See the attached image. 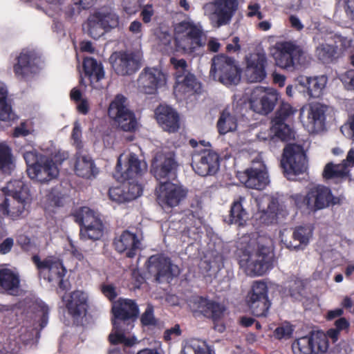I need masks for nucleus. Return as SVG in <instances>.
Here are the masks:
<instances>
[{
    "label": "nucleus",
    "instance_id": "obj_6",
    "mask_svg": "<svg viewBox=\"0 0 354 354\" xmlns=\"http://www.w3.org/2000/svg\"><path fill=\"white\" fill-rule=\"evenodd\" d=\"M339 335V330L331 328L328 330L327 336L322 333H317L300 337L292 343V352L294 354H324L328 348L327 337L335 342Z\"/></svg>",
    "mask_w": 354,
    "mask_h": 354
},
{
    "label": "nucleus",
    "instance_id": "obj_34",
    "mask_svg": "<svg viewBox=\"0 0 354 354\" xmlns=\"http://www.w3.org/2000/svg\"><path fill=\"white\" fill-rule=\"evenodd\" d=\"M38 59L31 51L24 50L18 57L17 63L14 66V71L19 77H26L37 70Z\"/></svg>",
    "mask_w": 354,
    "mask_h": 354
},
{
    "label": "nucleus",
    "instance_id": "obj_26",
    "mask_svg": "<svg viewBox=\"0 0 354 354\" xmlns=\"http://www.w3.org/2000/svg\"><path fill=\"white\" fill-rule=\"evenodd\" d=\"M245 75L250 82H259L266 76L267 57L264 52L251 53L245 57Z\"/></svg>",
    "mask_w": 354,
    "mask_h": 354
},
{
    "label": "nucleus",
    "instance_id": "obj_48",
    "mask_svg": "<svg viewBox=\"0 0 354 354\" xmlns=\"http://www.w3.org/2000/svg\"><path fill=\"white\" fill-rule=\"evenodd\" d=\"M76 221L82 225V227L89 226L97 222H101L95 212L87 207H83L78 210L75 215Z\"/></svg>",
    "mask_w": 354,
    "mask_h": 354
},
{
    "label": "nucleus",
    "instance_id": "obj_41",
    "mask_svg": "<svg viewBox=\"0 0 354 354\" xmlns=\"http://www.w3.org/2000/svg\"><path fill=\"white\" fill-rule=\"evenodd\" d=\"M15 167L10 148L6 143L0 142V174H10Z\"/></svg>",
    "mask_w": 354,
    "mask_h": 354
},
{
    "label": "nucleus",
    "instance_id": "obj_7",
    "mask_svg": "<svg viewBox=\"0 0 354 354\" xmlns=\"http://www.w3.org/2000/svg\"><path fill=\"white\" fill-rule=\"evenodd\" d=\"M189 144L194 149L192 165L195 172L202 176L214 174L219 168L218 155L204 142L198 143L192 139Z\"/></svg>",
    "mask_w": 354,
    "mask_h": 354
},
{
    "label": "nucleus",
    "instance_id": "obj_11",
    "mask_svg": "<svg viewBox=\"0 0 354 354\" xmlns=\"http://www.w3.org/2000/svg\"><path fill=\"white\" fill-rule=\"evenodd\" d=\"M210 75L226 86L237 84L241 80V73L235 61L223 55L212 59Z\"/></svg>",
    "mask_w": 354,
    "mask_h": 354
},
{
    "label": "nucleus",
    "instance_id": "obj_63",
    "mask_svg": "<svg viewBox=\"0 0 354 354\" xmlns=\"http://www.w3.org/2000/svg\"><path fill=\"white\" fill-rule=\"evenodd\" d=\"M335 49L337 48H341L344 50L348 48L351 47L352 44V40L347 37H344L342 36H336L335 37Z\"/></svg>",
    "mask_w": 354,
    "mask_h": 354
},
{
    "label": "nucleus",
    "instance_id": "obj_18",
    "mask_svg": "<svg viewBox=\"0 0 354 354\" xmlns=\"http://www.w3.org/2000/svg\"><path fill=\"white\" fill-rule=\"evenodd\" d=\"M149 272L154 277L155 281L162 283L179 274L178 267L171 263L167 257L163 255H153L148 260Z\"/></svg>",
    "mask_w": 354,
    "mask_h": 354
},
{
    "label": "nucleus",
    "instance_id": "obj_3",
    "mask_svg": "<svg viewBox=\"0 0 354 354\" xmlns=\"http://www.w3.org/2000/svg\"><path fill=\"white\" fill-rule=\"evenodd\" d=\"M112 312L113 330L109 335L111 343L123 344L126 346L134 344L136 339L126 337V333L134 326V319L138 314L137 305L131 299L120 298L113 304Z\"/></svg>",
    "mask_w": 354,
    "mask_h": 354
},
{
    "label": "nucleus",
    "instance_id": "obj_27",
    "mask_svg": "<svg viewBox=\"0 0 354 354\" xmlns=\"http://www.w3.org/2000/svg\"><path fill=\"white\" fill-rule=\"evenodd\" d=\"M178 164L172 153H158L152 163V172L158 180L176 176Z\"/></svg>",
    "mask_w": 354,
    "mask_h": 354
},
{
    "label": "nucleus",
    "instance_id": "obj_57",
    "mask_svg": "<svg viewBox=\"0 0 354 354\" xmlns=\"http://www.w3.org/2000/svg\"><path fill=\"white\" fill-rule=\"evenodd\" d=\"M129 30L135 38L140 39L142 37V24L140 21L135 20L132 21L129 27Z\"/></svg>",
    "mask_w": 354,
    "mask_h": 354
},
{
    "label": "nucleus",
    "instance_id": "obj_37",
    "mask_svg": "<svg viewBox=\"0 0 354 354\" xmlns=\"http://www.w3.org/2000/svg\"><path fill=\"white\" fill-rule=\"evenodd\" d=\"M193 301L196 305L195 310L207 317H211L214 320L220 319L225 311L222 305L205 298L195 297Z\"/></svg>",
    "mask_w": 354,
    "mask_h": 354
},
{
    "label": "nucleus",
    "instance_id": "obj_22",
    "mask_svg": "<svg viewBox=\"0 0 354 354\" xmlns=\"http://www.w3.org/2000/svg\"><path fill=\"white\" fill-rule=\"evenodd\" d=\"M33 261L39 270L40 274L48 281H55L60 287L63 283L66 270L63 266L62 261L57 257H49L41 261L37 256L33 257Z\"/></svg>",
    "mask_w": 354,
    "mask_h": 354
},
{
    "label": "nucleus",
    "instance_id": "obj_59",
    "mask_svg": "<svg viewBox=\"0 0 354 354\" xmlns=\"http://www.w3.org/2000/svg\"><path fill=\"white\" fill-rule=\"evenodd\" d=\"M32 132L31 129L28 127L27 122H21L19 126L16 127L14 129L13 136L21 137L26 136Z\"/></svg>",
    "mask_w": 354,
    "mask_h": 354
},
{
    "label": "nucleus",
    "instance_id": "obj_53",
    "mask_svg": "<svg viewBox=\"0 0 354 354\" xmlns=\"http://www.w3.org/2000/svg\"><path fill=\"white\" fill-rule=\"evenodd\" d=\"M126 189H124L123 185L120 187H112L109 191V195L111 200L117 203L126 202Z\"/></svg>",
    "mask_w": 354,
    "mask_h": 354
},
{
    "label": "nucleus",
    "instance_id": "obj_33",
    "mask_svg": "<svg viewBox=\"0 0 354 354\" xmlns=\"http://www.w3.org/2000/svg\"><path fill=\"white\" fill-rule=\"evenodd\" d=\"M156 120L163 130L173 133L179 129L178 115L170 106L160 105L156 110Z\"/></svg>",
    "mask_w": 354,
    "mask_h": 354
},
{
    "label": "nucleus",
    "instance_id": "obj_62",
    "mask_svg": "<svg viewBox=\"0 0 354 354\" xmlns=\"http://www.w3.org/2000/svg\"><path fill=\"white\" fill-rule=\"evenodd\" d=\"M257 137L259 140L264 142L274 140V138L273 131H272V127L261 129L257 135Z\"/></svg>",
    "mask_w": 354,
    "mask_h": 354
},
{
    "label": "nucleus",
    "instance_id": "obj_47",
    "mask_svg": "<svg viewBox=\"0 0 354 354\" xmlns=\"http://www.w3.org/2000/svg\"><path fill=\"white\" fill-rule=\"evenodd\" d=\"M8 90L5 84L0 82V120L8 121L11 118L10 106L7 103Z\"/></svg>",
    "mask_w": 354,
    "mask_h": 354
},
{
    "label": "nucleus",
    "instance_id": "obj_12",
    "mask_svg": "<svg viewBox=\"0 0 354 354\" xmlns=\"http://www.w3.org/2000/svg\"><path fill=\"white\" fill-rule=\"evenodd\" d=\"M328 106L319 103L305 104L300 109L299 120L309 133H319L326 129Z\"/></svg>",
    "mask_w": 354,
    "mask_h": 354
},
{
    "label": "nucleus",
    "instance_id": "obj_35",
    "mask_svg": "<svg viewBox=\"0 0 354 354\" xmlns=\"http://www.w3.org/2000/svg\"><path fill=\"white\" fill-rule=\"evenodd\" d=\"M115 249L120 253L125 252L128 257H134L140 248V242L136 235L129 231L124 232L115 241Z\"/></svg>",
    "mask_w": 354,
    "mask_h": 354
},
{
    "label": "nucleus",
    "instance_id": "obj_9",
    "mask_svg": "<svg viewBox=\"0 0 354 354\" xmlns=\"http://www.w3.org/2000/svg\"><path fill=\"white\" fill-rule=\"evenodd\" d=\"M170 62L176 71L174 88L176 97L182 100L185 95L196 92L199 88V84L195 76L189 72L187 62L183 59L171 57Z\"/></svg>",
    "mask_w": 354,
    "mask_h": 354
},
{
    "label": "nucleus",
    "instance_id": "obj_32",
    "mask_svg": "<svg viewBox=\"0 0 354 354\" xmlns=\"http://www.w3.org/2000/svg\"><path fill=\"white\" fill-rule=\"evenodd\" d=\"M297 84L304 88L310 97H319L326 88L328 78L325 75L307 77L300 75L296 79Z\"/></svg>",
    "mask_w": 354,
    "mask_h": 354
},
{
    "label": "nucleus",
    "instance_id": "obj_31",
    "mask_svg": "<svg viewBox=\"0 0 354 354\" xmlns=\"http://www.w3.org/2000/svg\"><path fill=\"white\" fill-rule=\"evenodd\" d=\"M68 313L75 318L85 315L88 307V295L82 290H75L63 297Z\"/></svg>",
    "mask_w": 354,
    "mask_h": 354
},
{
    "label": "nucleus",
    "instance_id": "obj_13",
    "mask_svg": "<svg viewBox=\"0 0 354 354\" xmlns=\"http://www.w3.org/2000/svg\"><path fill=\"white\" fill-rule=\"evenodd\" d=\"M108 114L125 131H133L138 127L134 113L127 107V98L117 95L110 103Z\"/></svg>",
    "mask_w": 354,
    "mask_h": 354
},
{
    "label": "nucleus",
    "instance_id": "obj_45",
    "mask_svg": "<svg viewBox=\"0 0 354 354\" xmlns=\"http://www.w3.org/2000/svg\"><path fill=\"white\" fill-rule=\"evenodd\" d=\"M336 53L335 46L326 40L319 42L315 47L316 57L323 62H330Z\"/></svg>",
    "mask_w": 354,
    "mask_h": 354
},
{
    "label": "nucleus",
    "instance_id": "obj_4",
    "mask_svg": "<svg viewBox=\"0 0 354 354\" xmlns=\"http://www.w3.org/2000/svg\"><path fill=\"white\" fill-rule=\"evenodd\" d=\"M275 64L284 70L292 71L299 66H306L310 62V56L295 42L278 41L269 48Z\"/></svg>",
    "mask_w": 354,
    "mask_h": 354
},
{
    "label": "nucleus",
    "instance_id": "obj_28",
    "mask_svg": "<svg viewBox=\"0 0 354 354\" xmlns=\"http://www.w3.org/2000/svg\"><path fill=\"white\" fill-rule=\"evenodd\" d=\"M259 213L258 218L265 224L272 223L277 216L282 211L277 198L269 196H262L255 199Z\"/></svg>",
    "mask_w": 354,
    "mask_h": 354
},
{
    "label": "nucleus",
    "instance_id": "obj_38",
    "mask_svg": "<svg viewBox=\"0 0 354 354\" xmlns=\"http://www.w3.org/2000/svg\"><path fill=\"white\" fill-rule=\"evenodd\" d=\"M252 198L250 197L239 196L238 199L235 200L232 203L230 210V223L243 226L249 218V214L246 208L248 203H251Z\"/></svg>",
    "mask_w": 354,
    "mask_h": 354
},
{
    "label": "nucleus",
    "instance_id": "obj_54",
    "mask_svg": "<svg viewBox=\"0 0 354 354\" xmlns=\"http://www.w3.org/2000/svg\"><path fill=\"white\" fill-rule=\"evenodd\" d=\"M292 326L288 323H284L277 327L275 329L274 333L276 338L281 339L290 338L292 334Z\"/></svg>",
    "mask_w": 354,
    "mask_h": 354
},
{
    "label": "nucleus",
    "instance_id": "obj_24",
    "mask_svg": "<svg viewBox=\"0 0 354 354\" xmlns=\"http://www.w3.org/2000/svg\"><path fill=\"white\" fill-rule=\"evenodd\" d=\"M166 75L158 68H147L140 75L138 84L140 92L153 94L166 84Z\"/></svg>",
    "mask_w": 354,
    "mask_h": 354
},
{
    "label": "nucleus",
    "instance_id": "obj_1",
    "mask_svg": "<svg viewBox=\"0 0 354 354\" xmlns=\"http://www.w3.org/2000/svg\"><path fill=\"white\" fill-rule=\"evenodd\" d=\"M243 243L245 246L240 248L239 265L248 274L263 275L273 265L274 242L266 236H259L255 239L243 236Z\"/></svg>",
    "mask_w": 354,
    "mask_h": 354
},
{
    "label": "nucleus",
    "instance_id": "obj_29",
    "mask_svg": "<svg viewBox=\"0 0 354 354\" xmlns=\"http://www.w3.org/2000/svg\"><path fill=\"white\" fill-rule=\"evenodd\" d=\"M290 232L283 230L280 232L281 241L290 250L303 249L312 236L313 231L310 227H298L292 233L293 241L288 239Z\"/></svg>",
    "mask_w": 354,
    "mask_h": 354
},
{
    "label": "nucleus",
    "instance_id": "obj_21",
    "mask_svg": "<svg viewBox=\"0 0 354 354\" xmlns=\"http://www.w3.org/2000/svg\"><path fill=\"white\" fill-rule=\"evenodd\" d=\"M245 174L247 178L244 184L248 188L261 190L270 183L266 167L259 154L252 161V166L245 171Z\"/></svg>",
    "mask_w": 354,
    "mask_h": 354
},
{
    "label": "nucleus",
    "instance_id": "obj_51",
    "mask_svg": "<svg viewBox=\"0 0 354 354\" xmlns=\"http://www.w3.org/2000/svg\"><path fill=\"white\" fill-rule=\"evenodd\" d=\"M124 189H126L125 194L127 201L133 200L138 196H140L142 194V187L134 182H129L123 184Z\"/></svg>",
    "mask_w": 354,
    "mask_h": 354
},
{
    "label": "nucleus",
    "instance_id": "obj_16",
    "mask_svg": "<svg viewBox=\"0 0 354 354\" xmlns=\"http://www.w3.org/2000/svg\"><path fill=\"white\" fill-rule=\"evenodd\" d=\"M279 97V93L273 88L256 87L250 97V108L256 113L266 115L274 109Z\"/></svg>",
    "mask_w": 354,
    "mask_h": 354
},
{
    "label": "nucleus",
    "instance_id": "obj_46",
    "mask_svg": "<svg viewBox=\"0 0 354 354\" xmlns=\"http://www.w3.org/2000/svg\"><path fill=\"white\" fill-rule=\"evenodd\" d=\"M84 69L85 73L90 77H95L97 80H102L104 76V72L101 64L93 58L86 57L84 60Z\"/></svg>",
    "mask_w": 354,
    "mask_h": 354
},
{
    "label": "nucleus",
    "instance_id": "obj_8",
    "mask_svg": "<svg viewBox=\"0 0 354 354\" xmlns=\"http://www.w3.org/2000/svg\"><path fill=\"white\" fill-rule=\"evenodd\" d=\"M175 30L178 47L185 53H192L205 44L201 26L192 21H182Z\"/></svg>",
    "mask_w": 354,
    "mask_h": 354
},
{
    "label": "nucleus",
    "instance_id": "obj_23",
    "mask_svg": "<svg viewBox=\"0 0 354 354\" xmlns=\"http://www.w3.org/2000/svg\"><path fill=\"white\" fill-rule=\"evenodd\" d=\"M141 56L139 53L116 52L110 57L114 71L121 75H131L140 66Z\"/></svg>",
    "mask_w": 354,
    "mask_h": 354
},
{
    "label": "nucleus",
    "instance_id": "obj_60",
    "mask_svg": "<svg viewBox=\"0 0 354 354\" xmlns=\"http://www.w3.org/2000/svg\"><path fill=\"white\" fill-rule=\"evenodd\" d=\"M342 81L347 89L354 91V71H346L342 75Z\"/></svg>",
    "mask_w": 354,
    "mask_h": 354
},
{
    "label": "nucleus",
    "instance_id": "obj_58",
    "mask_svg": "<svg viewBox=\"0 0 354 354\" xmlns=\"http://www.w3.org/2000/svg\"><path fill=\"white\" fill-rule=\"evenodd\" d=\"M141 322L142 324L145 326L155 324L156 319L153 316V310L151 306L147 307L145 312L142 315Z\"/></svg>",
    "mask_w": 354,
    "mask_h": 354
},
{
    "label": "nucleus",
    "instance_id": "obj_15",
    "mask_svg": "<svg viewBox=\"0 0 354 354\" xmlns=\"http://www.w3.org/2000/svg\"><path fill=\"white\" fill-rule=\"evenodd\" d=\"M147 169L145 162L132 153H124L118 159L115 176L118 180L133 179L142 175Z\"/></svg>",
    "mask_w": 354,
    "mask_h": 354
},
{
    "label": "nucleus",
    "instance_id": "obj_19",
    "mask_svg": "<svg viewBox=\"0 0 354 354\" xmlns=\"http://www.w3.org/2000/svg\"><path fill=\"white\" fill-rule=\"evenodd\" d=\"M187 194V190L183 185L171 182L161 183L156 188L157 201L162 207L178 205Z\"/></svg>",
    "mask_w": 354,
    "mask_h": 354
},
{
    "label": "nucleus",
    "instance_id": "obj_40",
    "mask_svg": "<svg viewBox=\"0 0 354 354\" xmlns=\"http://www.w3.org/2000/svg\"><path fill=\"white\" fill-rule=\"evenodd\" d=\"M237 128V120L233 110L229 108L222 111L217 122V129L220 134L234 131Z\"/></svg>",
    "mask_w": 354,
    "mask_h": 354
},
{
    "label": "nucleus",
    "instance_id": "obj_64",
    "mask_svg": "<svg viewBox=\"0 0 354 354\" xmlns=\"http://www.w3.org/2000/svg\"><path fill=\"white\" fill-rule=\"evenodd\" d=\"M341 131L345 134V131H348V136H351L354 140V114L348 119L346 124L341 127Z\"/></svg>",
    "mask_w": 354,
    "mask_h": 354
},
{
    "label": "nucleus",
    "instance_id": "obj_20",
    "mask_svg": "<svg viewBox=\"0 0 354 354\" xmlns=\"http://www.w3.org/2000/svg\"><path fill=\"white\" fill-rule=\"evenodd\" d=\"M29 177L40 183L50 181L57 177L59 169L52 158L39 156V159L27 168Z\"/></svg>",
    "mask_w": 354,
    "mask_h": 354
},
{
    "label": "nucleus",
    "instance_id": "obj_52",
    "mask_svg": "<svg viewBox=\"0 0 354 354\" xmlns=\"http://www.w3.org/2000/svg\"><path fill=\"white\" fill-rule=\"evenodd\" d=\"M63 196L57 189H53L48 194L46 195V201L47 205L46 208H48L53 206H61L63 205Z\"/></svg>",
    "mask_w": 354,
    "mask_h": 354
},
{
    "label": "nucleus",
    "instance_id": "obj_2",
    "mask_svg": "<svg viewBox=\"0 0 354 354\" xmlns=\"http://www.w3.org/2000/svg\"><path fill=\"white\" fill-rule=\"evenodd\" d=\"M32 201L28 186L15 180L0 189V212L12 220L24 216Z\"/></svg>",
    "mask_w": 354,
    "mask_h": 354
},
{
    "label": "nucleus",
    "instance_id": "obj_36",
    "mask_svg": "<svg viewBox=\"0 0 354 354\" xmlns=\"http://www.w3.org/2000/svg\"><path fill=\"white\" fill-rule=\"evenodd\" d=\"M74 170L77 176L86 179L96 177L98 169L93 160L87 154L77 153Z\"/></svg>",
    "mask_w": 354,
    "mask_h": 354
},
{
    "label": "nucleus",
    "instance_id": "obj_49",
    "mask_svg": "<svg viewBox=\"0 0 354 354\" xmlns=\"http://www.w3.org/2000/svg\"><path fill=\"white\" fill-rule=\"evenodd\" d=\"M103 234L102 222H97L89 226L82 227L80 230L81 236L84 239H99Z\"/></svg>",
    "mask_w": 354,
    "mask_h": 354
},
{
    "label": "nucleus",
    "instance_id": "obj_42",
    "mask_svg": "<svg viewBox=\"0 0 354 354\" xmlns=\"http://www.w3.org/2000/svg\"><path fill=\"white\" fill-rule=\"evenodd\" d=\"M348 174L349 171L342 162L337 165L329 162L325 166L323 171V176L325 179H333L336 181L346 179Z\"/></svg>",
    "mask_w": 354,
    "mask_h": 354
},
{
    "label": "nucleus",
    "instance_id": "obj_30",
    "mask_svg": "<svg viewBox=\"0 0 354 354\" xmlns=\"http://www.w3.org/2000/svg\"><path fill=\"white\" fill-rule=\"evenodd\" d=\"M34 314L31 316L33 322L34 328L28 330L27 328L21 329L19 337L21 341L27 342L33 339L35 335L38 333V328H43L46 326L48 322V307L42 302L35 304L34 307Z\"/></svg>",
    "mask_w": 354,
    "mask_h": 354
},
{
    "label": "nucleus",
    "instance_id": "obj_61",
    "mask_svg": "<svg viewBox=\"0 0 354 354\" xmlns=\"http://www.w3.org/2000/svg\"><path fill=\"white\" fill-rule=\"evenodd\" d=\"M153 15L154 10L151 4H147L142 7L140 15L145 23L147 24L150 22Z\"/></svg>",
    "mask_w": 354,
    "mask_h": 354
},
{
    "label": "nucleus",
    "instance_id": "obj_55",
    "mask_svg": "<svg viewBox=\"0 0 354 354\" xmlns=\"http://www.w3.org/2000/svg\"><path fill=\"white\" fill-rule=\"evenodd\" d=\"M296 109H295L290 104L283 102L279 111L277 115L274 118H279L283 122L284 120L295 114Z\"/></svg>",
    "mask_w": 354,
    "mask_h": 354
},
{
    "label": "nucleus",
    "instance_id": "obj_50",
    "mask_svg": "<svg viewBox=\"0 0 354 354\" xmlns=\"http://www.w3.org/2000/svg\"><path fill=\"white\" fill-rule=\"evenodd\" d=\"M290 295L295 300H301L305 294L304 284L301 280H295L288 285Z\"/></svg>",
    "mask_w": 354,
    "mask_h": 354
},
{
    "label": "nucleus",
    "instance_id": "obj_56",
    "mask_svg": "<svg viewBox=\"0 0 354 354\" xmlns=\"http://www.w3.org/2000/svg\"><path fill=\"white\" fill-rule=\"evenodd\" d=\"M93 1L94 0H74V5L75 8H71L70 10L67 12V14L69 17H72L76 12H80V8L85 9L89 7Z\"/></svg>",
    "mask_w": 354,
    "mask_h": 354
},
{
    "label": "nucleus",
    "instance_id": "obj_5",
    "mask_svg": "<svg viewBox=\"0 0 354 354\" xmlns=\"http://www.w3.org/2000/svg\"><path fill=\"white\" fill-rule=\"evenodd\" d=\"M120 17L108 7L97 9L90 15L83 26L84 31L93 39H98L119 26Z\"/></svg>",
    "mask_w": 354,
    "mask_h": 354
},
{
    "label": "nucleus",
    "instance_id": "obj_44",
    "mask_svg": "<svg viewBox=\"0 0 354 354\" xmlns=\"http://www.w3.org/2000/svg\"><path fill=\"white\" fill-rule=\"evenodd\" d=\"M180 354H211L205 342L198 339L187 340Z\"/></svg>",
    "mask_w": 354,
    "mask_h": 354
},
{
    "label": "nucleus",
    "instance_id": "obj_25",
    "mask_svg": "<svg viewBox=\"0 0 354 354\" xmlns=\"http://www.w3.org/2000/svg\"><path fill=\"white\" fill-rule=\"evenodd\" d=\"M305 201H306V208L315 211L337 203L338 199L333 196L328 187L317 185L310 189L306 196Z\"/></svg>",
    "mask_w": 354,
    "mask_h": 354
},
{
    "label": "nucleus",
    "instance_id": "obj_10",
    "mask_svg": "<svg viewBox=\"0 0 354 354\" xmlns=\"http://www.w3.org/2000/svg\"><path fill=\"white\" fill-rule=\"evenodd\" d=\"M237 8V0H214L205 3L203 9L211 24L218 28L230 24Z\"/></svg>",
    "mask_w": 354,
    "mask_h": 354
},
{
    "label": "nucleus",
    "instance_id": "obj_17",
    "mask_svg": "<svg viewBox=\"0 0 354 354\" xmlns=\"http://www.w3.org/2000/svg\"><path fill=\"white\" fill-rule=\"evenodd\" d=\"M247 301L253 315L257 317L266 316L270 306L266 283L261 281L254 282Z\"/></svg>",
    "mask_w": 354,
    "mask_h": 354
},
{
    "label": "nucleus",
    "instance_id": "obj_14",
    "mask_svg": "<svg viewBox=\"0 0 354 354\" xmlns=\"http://www.w3.org/2000/svg\"><path fill=\"white\" fill-rule=\"evenodd\" d=\"M281 165L288 179L294 180L295 176L304 174L307 170V160L301 146L288 145L284 150Z\"/></svg>",
    "mask_w": 354,
    "mask_h": 354
},
{
    "label": "nucleus",
    "instance_id": "obj_43",
    "mask_svg": "<svg viewBox=\"0 0 354 354\" xmlns=\"http://www.w3.org/2000/svg\"><path fill=\"white\" fill-rule=\"evenodd\" d=\"M272 131L274 133V138L284 141H288L295 138V133L291 128L279 120L274 118L272 121Z\"/></svg>",
    "mask_w": 354,
    "mask_h": 354
},
{
    "label": "nucleus",
    "instance_id": "obj_39",
    "mask_svg": "<svg viewBox=\"0 0 354 354\" xmlns=\"http://www.w3.org/2000/svg\"><path fill=\"white\" fill-rule=\"evenodd\" d=\"M19 283L17 273L10 269H0V286L10 294H17Z\"/></svg>",
    "mask_w": 354,
    "mask_h": 354
}]
</instances>
